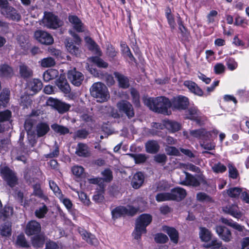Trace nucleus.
I'll return each instance as SVG.
<instances>
[{"instance_id": "19", "label": "nucleus", "mask_w": 249, "mask_h": 249, "mask_svg": "<svg viewBox=\"0 0 249 249\" xmlns=\"http://www.w3.org/2000/svg\"><path fill=\"white\" fill-rule=\"evenodd\" d=\"M79 232L82 237L83 239L85 240L88 243L92 246H97L99 244V241L95 236L90 233H89L83 229H79Z\"/></svg>"}, {"instance_id": "61", "label": "nucleus", "mask_w": 249, "mask_h": 249, "mask_svg": "<svg viewBox=\"0 0 249 249\" xmlns=\"http://www.w3.org/2000/svg\"><path fill=\"white\" fill-rule=\"evenodd\" d=\"M165 151L169 155L178 156L180 154L179 151L175 147L173 146H167L165 148Z\"/></svg>"}, {"instance_id": "58", "label": "nucleus", "mask_w": 249, "mask_h": 249, "mask_svg": "<svg viewBox=\"0 0 249 249\" xmlns=\"http://www.w3.org/2000/svg\"><path fill=\"white\" fill-rule=\"evenodd\" d=\"M88 132L85 129L77 130L74 134L73 138L85 139L88 135Z\"/></svg>"}, {"instance_id": "45", "label": "nucleus", "mask_w": 249, "mask_h": 249, "mask_svg": "<svg viewBox=\"0 0 249 249\" xmlns=\"http://www.w3.org/2000/svg\"><path fill=\"white\" fill-rule=\"evenodd\" d=\"M165 126L168 129L172 132L177 131L180 129V124L176 122L168 121L166 123Z\"/></svg>"}, {"instance_id": "37", "label": "nucleus", "mask_w": 249, "mask_h": 249, "mask_svg": "<svg viewBox=\"0 0 249 249\" xmlns=\"http://www.w3.org/2000/svg\"><path fill=\"white\" fill-rule=\"evenodd\" d=\"M89 61L95 64L97 67L102 68H107L108 64L102 58L98 56H92L88 58Z\"/></svg>"}, {"instance_id": "56", "label": "nucleus", "mask_w": 249, "mask_h": 249, "mask_svg": "<svg viewBox=\"0 0 249 249\" xmlns=\"http://www.w3.org/2000/svg\"><path fill=\"white\" fill-rule=\"evenodd\" d=\"M77 193L79 198L81 202L86 206H89L90 202L89 198L88 197V196L86 194H85L83 192H79L78 191H76Z\"/></svg>"}, {"instance_id": "35", "label": "nucleus", "mask_w": 249, "mask_h": 249, "mask_svg": "<svg viewBox=\"0 0 249 249\" xmlns=\"http://www.w3.org/2000/svg\"><path fill=\"white\" fill-rule=\"evenodd\" d=\"M86 40L88 44V47L90 50L94 52V53L99 56L102 55L101 52L96 43L90 37H86Z\"/></svg>"}, {"instance_id": "47", "label": "nucleus", "mask_w": 249, "mask_h": 249, "mask_svg": "<svg viewBox=\"0 0 249 249\" xmlns=\"http://www.w3.org/2000/svg\"><path fill=\"white\" fill-rule=\"evenodd\" d=\"M55 64L54 59L51 57L43 58L41 60V65L43 67H51L54 66Z\"/></svg>"}, {"instance_id": "5", "label": "nucleus", "mask_w": 249, "mask_h": 249, "mask_svg": "<svg viewBox=\"0 0 249 249\" xmlns=\"http://www.w3.org/2000/svg\"><path fill=\"white\" fill-rule=\"evenodd\" d=\"M186 177L185 179L181 181L180 184L186 186H198L200 184H206L207 182L202 175L193 176L191 174L185 172Z\"/></svg>"}, {"instance_id": "8", "label": "nucleus", "mask_w": 249, "mask_h": 249, "mask_svg": "<svg viewBox=\"0 0 249 249\" xmlns=\"http://www.w3.org/2000/svg\"><path fill=\"white\" fill-rule=\"evenodd\" d=\"M171 103L172 108L178 110H185L189 105V99L183 95L173 97Z\"/></svg>"}, {"instance_id": "48", "label": "nucleus", "mask_w": 249, "mask_h": 249, "mask_svg": "<svg viewBox=\"0 0 249 249\" xmlns=\"http://www.w3.org/2000/svg\"><path fill=\"white\" fill-rule=\"evenodd\" d=\"M49 185L50 188L53 191L56 196L59 199H61L63 194L57 184L53 181H50Z\"/></svg>"}, {"instance_id": "34", "label": "nucleus", "mask_w": 249, "mask_h": 249, "mask_svg": "<svg viewBox=\"0 0 249 249\" xmlns=\"http://www.w3.org/2000/svg\"><path fill=\"white\" fill-rule=\"evenodd\" d=\"M86 40L88 44V47L90 50L94 52V53L99 56L102 55L101 52L96 43L90 37H86Z\"/></svg>"}, {"instance_id": "52", "label": "nucleus", "mask_w": 249, "mask_h": 249, "mask_svg": "<svg viewBox=\"0 0 249 249\" xmlns=\"http://www.w3.org/2000/svg\"><path fill=\"white\" fill-rule=\"evenodd\" d=\"M212 168L213 171L215 173H222L227 170L226 166L220 162L214 164Z\"/></svg>"}, {"instance_id": "59", "label": "nucleus", "mask_w": 249, "mask_h": 249, "mask_svg": "<svg viewBox=\"0 0 249 249\" xmlns=\"http://www.w3.org/2000/svg\"><path fill=\"white\" fill-rule=\"evenodd\" d=\"M11 117V112L9 110L0 112V122L8 121Z\"/></svg>"}, {"instance_id": "31", "label": "nucleus", "mask_w": 249, "mask_h": 249, "mask_svg": "<svg viewBox=\"0 0 249 249\" xmlns=\"http://www.w3.org/2000/svg\"><path fill=\"white\" fill-rule=\"evenodd\" d=\"M66 47L67 50L72 54L78 56L80 54L79 48L73 45L72 40L67 39L66 43Z\"/></svg>"}, {"instance_id": "51", "label": "nucleus", "mask_w": 249, "mask_h": 249, "mask_svg": "<svg viewBox=\"0 0 249 249\" xmlns=\"http://www.w3.org/2000/svg\"><path fill=\"white\" fill-rule=\"evenodd\" d=\"M228 166L229 168V177L232 179L237 178L239 174L236 168L231 163H229Z\"/></svg>"}, {"instance_id": "21", "label": "nucleus", "mask_w": 249, "mask_h": 249, "mask_svg": "<svg viewBox=\"0 0 249 249\" xmlns=\"http://www.w3.org/2000/svg\"><path fill=\"white\" fill-rule=\"evenodd\" d=\"M183 85L187 87L191 92L194 93L195 94L199 96H202L203 95L202 90L194 82L189 80L185 81L183 83Z\"/></svg>"}, {"instance_id": "15", "label": "nucleus", "mask_w": 249, "mask_h": 249, "mask_svg": "<svg viewBox=\"0 0 249 249\" xmlns=\"http://www.w3.org/2000/svg\"><path fill=\"white\" fill-rule=\"evenodd\" d=\"M56 85L62 92L67 94L70 92L71 88L64 75L61 74L55 82Z\"/></svg>"}, {"instance_id": "63", "label": "nucleus", "mask_w": 249, "mask_h": 249, "mask_svg": "<svg viewBox=\"0 0 249 249\" xmlns=\"http://www.w3.org/2000/svg\"><path fill=\"white\" fill-rule=\"evenodd\" d=\"M126 209V215L133 216L135 215L139 211V208H136L131 205H127L125 207Z\"/></svg>"}, {"instance_id": "16", "label": "nucleus", "mask_w": 249, "mask_h": 249, "mask_svg": "<svg viewBox=\"0 0 249 249\" xmlns=\"http://www.w3.org/2000/svg\"><path fill=\"white\" fill-rule=\"evenodd\" d=\"M215 231L219 237L225 242H229L231 239V234L230 231L226 227L217 226L215 227Z\"/></svg>"}, {"instance_id": "3", "label": "nucleus", "mask_w": 249, "mask_h": 249, "mask_svg": "<svg viewBox=\"0 0 249 249\" xmlns=\"http://www.w3.org/2000/svg\"><path fill=\"white\" fill-rule=\"evenodd\" d=\"M90 91L91 96L100 103L107 101L110 97L107 87L101 82L94 83L90 89Z\"/></svg>"}, {"instance_id": "43", "label": "nucleus", "mask_w": 249, "mask_h": 249, "mask_svg": "<svg viewBox=\"0 0 249 249\" xmlns=\"http://www.w3.org/2000/svg\"><path fill=\"white\" fill-rule=\"evenodd\" d=\"M242 192V188L239 187H232L227 190L229 196L233 198H238Z\"/></svg>"}, {"instance_id": "60", "label": "nucleus", "mask_w": 249, "mask_h": 249, "mask_svg": "<svg viewBox=\"0 0 249 249\" xmlns=\"http://www.w3.org/2000/svg\"><path fill=\"white\" fill-rule=\"evenodd\" d=\"M168 240V237L163 233H158L155 235V240L158 243H166Z\"/></svg>"}, {"instance_id": "64", "label": "nucleus", "mask_w": 249, "mask_h": 249, "mask_svg": "<svg viewBox=\"0 0 249 249\" xmlns=\"http://www.w3.org/2000/svg\"><path fill=\"white\" fill-rule=\"evenodd\" d=\"M227 65L230 70L233 71L237 68L238 64L234 59L229 58L227 60Z\"/></svg>"}, {"instance_id": "28", "label": "nucleus", "mask_w": 249, "mask_h": 249, "mask_svg": "<svg viewBox=\"0 0 249 249\" xmlns=\"http://www.w3.org/2000/svg\"><path fill=\"white\" fill-rule=\"evenodd\" d=\"M42 88L41 81L37 79H34L31 80L28 83V88L32 91L34 93L41 90Z\"/></svg>"}, {"instance_id": "20", "label": "nucleus", "mask_w": 249, "mask_h": 249, "mask_svg": "<svg viewBox=\"0 0 249 249\" xmlns=\"http://www.w3.org/2000/svg\"><path fill=\"white\" fill-rule=\"evenodd\" d=\"M69 22L72 25L73 28L78 32L84 31V24L81 19L75 15H70L68 17Z\"/></svg>"}, {"instance_id": "29", "label": "nucleus", "mask_w": 249, "mask_h": 249, "mask_svg": "<svg viewBox=\"0 0 249 249\" xmlns=\"http://www.w3.org/2000/svg\"><path fill=\"white\" fill-rule=\"evenodd\" d=\"M59 72L55 69H51L46 71L43 75V78L44 81L49 82L58 77Z\"/></svg>"}, {"instance_id": "36", "label": "nucleus", "mask_w": 249, "mask_h": 249, "mask_svg": "<svg viewBox=\"0 0 249 249\" xmlns=\"http://www.w3.org/2000/svg\"><path fill=\"white\" fill-rule=\"evenodd\" d=\"M126 209L124 206L117 207L111 212L112 217L115 219L126 215Z\"/></svg>"}, {"instance_id": "6", "label": "nucleus", "mask_w": 249, "mask_h": 249, "mask_svg": "<svg viewBox=\"0 0 249 249\" xmlns=\"http://www.w3.org/2000/svg\"><path fill=\"white\" fill-rule=\"evenodd\" d=\"M0 174L3 179L11 187L18 184V179L15 173L8 167H3L0 169Z\"/></svg>"}, {"instance_id": "12", "label": "nucleus", "mask_w": 249, "mask_h": 249, "mask_svg": "<svg viewBox=\"0 0 249 249\" xmlns=\"http://www.w3.org/2000/svg\"><path fill=\"white\" fill-rule=\"evenodd\" d=\"M68 78L73 85L79 87L81 84L84 79V75L75 68L69 71L68 72Z\"/></svg>"}, {"instance_id": "10", "label": "nucleus", "mask_w": 249, "mask_h": 249, "mask_svg": "<svg viewBox=\"0 0 249 249\" xmlns=\"http://www.w3.org/2000/svg\"><path fill=\"white\" fill-rule=\"evenodd\" d=\"M47 104L53 107L61 114L68 111L71 107L70 105L52 97L49 98Z\"/></svg>"}, {"instance_id": "57", "label": "nucleus", "mask_w": 249, "mask_h": 249, "mask_svg": "<svg viewBox=\"0 0 249 249\" xmlns=\"http://www.w3.org/2000/svg\"><path fill=\"white\" fill-rule=\"evenodd\" d=\"M71 171L75 176L80 177L83 174L84 169L82 166L76 165L72 167Z\"/></svg>"}, {"instance_id": "41", "label": "nucleus", "mask_w": 249, "mask_h": 249, "mask_svg": "<svg viewBox=\"0 0 249 249\" xmlns=\"http://www.w3.org/2000/svg\"><path fill=\"white\" fill-rule=\"evenodd\" d=\"M19 73L21 77L28 78L32 76L33 71L27 66L24 64H21L19 66Z\"/></svg>"}, {"instance_id": "1", "label": "nucleus", "mask_w": 249, "mask_h": 249, "mask_svg": "<svg viewBox=\"0 0 249 249\" xmlns=\"http://www.w3.org/2000/svg\"><path fill=\"white\" fill-rule=\"evenodd\" d=\"M145 105L150 109L154 112L165 115H169V108L171 107V101L164 96H159L156 98L144 97L142 98Z\"/></svg>"}, {"instance_id": "55", "label": "nucleus", "mask_w": 249, "mask_h": 249, "mask_svg": "<svg viewBox=\"0 0 249 249\" xmlns=\"http://www.w3.org/2000/svg\"><path fill=\"white\" fill-rule=\"evenodd\" d=\"M17 244L21 247L27 248L29 247L28 243L23 234L18 236L16 241Z\"/></svg>"}, {"instance_id": "44", "label": "nucleus", "mask_w": 249, "mask_h": 249, "mask_svg": "<svg viewBox=\"0 0 249 249\" xmlns=\"http://www.w3.org/2000/svg\"><path fill=\"white\" fill-rule=\"evenodd\" d=\"M51 127L55 132L59 133L60 135H65L69 133V129L68 128L59 125L57 124H52L51 125Z\"/></svg>"}, {"instance_id": "39", "label": "nucleus", "mask_w": 249, "mask_h": 249, "mask_svg": "<svg viewBox=\"0 0 249 249\" xmlns=\"http://www.w3.org/2000/svg\"><path fill=\"white\" fill-rule=\"evenodd\" d=\"M190 134L191 136L197 139H204L208 137V132L203 128L191 130Z\"/></svg>"}, {"instance_id": "2", "label": "nucleus", "mask_w": 249, "mask_h": 249, "mask_svg": "<svg viewBox=\"0 0 249 249\" xmlns=\"http://www.w3.org/2000/svg\"><path fill=\"white\" fill-rule=\"evenodd\" d=\"M152 220V216L149 214H142L138 217L133 232V235L135 239H140L142 234L146 232V227L150 224Z\"/></svg>"}, {"instance_id": "40", "label": "nucleus", "mask_w": 249, "mask_h": 249, "mask_svg": "<svg viewBox=\"0 0 249 249\" xmlns=\"http://www.w3.org/2000/svg\"><path fill=\"white\" fill-rule=\"evenodd\" d=\"M199 237L201 240L204 242H208L212 237L211 232L209 230L204 227L199 228Z\"/></svg>"}, {"instance_id": "27", "label": "nucleus", "mask_w": 249, "mask_h": 249, "mask_svg": "<svg viewBox=\"0 0 249 249\" xmlns=\"http://www.w3.org/2000/svg\"><path fill=\"white\" fill-rule=\"evenodd\" d=\"M114 75L119 82L120 87L123 89L129 87V83L127 77L118 72H115Z\"/></svg>"}, {"instance_id": "54", "label": "nucleus", "mask_w": 249, "mask_h": 249, "mask_svg": "<svg viewBox=\"0 0 249 249\" xmlns=\"http://www.w3.org/2000/svg\"><path fill=\"white\" fill-rule=\"evenodd\" d=\"M156 199L158 202L168 201L172 200L170 193H159L157 195Z\"/></svg>"}, {"instance_id": "14", "label": "nucleus", "mask_w": 249, "mask_h": 249, "mask_svg": "<svg viewBox=\"0 0 249 249\" xmlns=\"http://www.w3.org/2000/svg\"><path fill=\"white\" fill-rule=\"evenodd\" d=\"M41 227L39 223L32 220L27 224L25 233L27 235L37 234L41 231Z\"/></svg>"}, {"instance_id": "9", "label": "nucleus", "mask_w": 249, "mask_h": 249, "mask_svg": "<svg viewBox=\"0 0 249 249\" xmlns=\"http://www.w3.org/2000/svg\"><path fill=\"white\" fill-rule=\"evenodd\" d=\"M34 37L36 40L42 44L49 45L53 43V36L48 32L44 31H36L34 33Z\"/></svg>"}, {"instance_id": "18", "label": "nucleus", "mask_w": 249, "mask_h": 249, "mask_svg": "<svg viewBox=\"0 0 249 249\" xmlns=\"http://www.w3.org/2000/svg\"><path fill=\"white\" fill-rule=\"evenodd\" d=\"M75 153L79 157L85 158L89 157L91 155L89 148L87 144L82 142L77 144Z\"/></svg>"}, {"instance_id": "26", "label": "nucleus", "mask_w": 249, "mask_h": 249, "mask_svg": "<svg viewBox=\"0 0 249 249\" xmlns=\"http://www.w3.org/2000/svg\"><path fill=\"white\" fill-rule=\"evenodd\" d=\"M145 149L147 152L151 154H154L159 151L160 145L156 141H148L145 143Z\"/></svg>"}, {"instance_id": "42", "label": "nucleus", "mask_w": 249, "mask_h": 249, "mask_svg": "<svg viewBox=\"0 0 249 249\" xmlns=\"http://www.w3.org/2000/svg\"><path fill=\"white\" fill-rule=\"evenodd\" d=\"M32 245L35 248L42 247L44 243L45 238L42 235H38L32 237L31 239Z\"/></svg>"}, {"instance_id": "7", "label": "nucleus", "mask_w": 249, "mask_h": 249, "mask_svg": "<svg viewBox=\"0 0 249 249\" xmlns=\"http://www.w3.org/2000/svg\"><path fill=\"white\" fill-rule=\"evenodd\" d=\"M0 174L3 179L11 187L18 184V179L15 173L8 167H3L0 169Z\"/></svg>"}, {"instance_id": "46", "label": "nucleus", "mask_w": 249, "mask_h": 249, "mask_svg": "<svg viewBox=\"0 0 249 249\" xmlns=\"http://www.w3.org/2000/svg\"><path fill=\"white\" fill-rule=\"evenodd\" d=\"M0 233L2 236H8L11 234V225L9 223H5L1 226Z\"/></svg>"}, {"instance_id": "38", "label": "nucleus", "mask_w": 249, "mask_h": 249, "mask_svg": "<svg viewBox=\"0 0 249 249\" xmlns=\"http://www.w3.org/2000/svg\"><path fill=\"white\" fill-rule=\"evenodd\" d=\"M221 221L222 223L233 228V229L239 231H243L244 228V226H242L236 222L233 221L231 219H228L225 218H221Z\"/></svg>"}, {"instance_id": "30", "label": "nucleus", "mask_w": 249, "mask_h": 249, "mask_svg": "<svg viewBox=\"0 0 249 249\" xmlns=\"http://www.w3.org/2000/svg\"><path fill=\"white\" fill-rule=\"evenodd\" d=\"M164 231L168 234L170 237L171 240L175 243H177L178 239V234L177 231L173 228L169 227H165Z\"/></svg>"}, {"instance_id": "32", "label": "nucleus", "mask_w": 249, "mask_h": 249, "mask_svg": "<svg viewBox=\"0 0 249 249\" xmlns=\"http://www.w3.org/2000/svg\"><path fill=\"white\" fill-rule=\"evenodd\" d=\"M10 91L8 89H3L0 94V106L5 107L8 103Z\"/></svg>"}, {"instance_id": "24", "label": "nucleus", "mask_w": 249, "mask_h": 249, "mask_svg": "<svg viewBox=\"0 0 249 249\" xmlns=\"http://www.w3.org/2000/svg\"><path fill=\"white\" fill-rule=\"evenodd\" d=\"M50 127L46 123H39L36 126V130L38 137L45 135L49 131Z\"/></svg>"}, {"instance_id": "4", "label": "nucleus", "mask_w": 249, "mask_h": 249, "mask_svg": "<svg viewBox=\"0 0 249 249\" xmlns=\"http://www.w3.org/2000/svg\"><path fill=\"white\" fill-rule=\"evenodd\" d=\"M42 24L49 29H55L62 25V22L52 13L45 12L41 20Z\"/></svg>"}, {"instance_id": "53", "label": "nucleus", "mask_w": 249, "mask_h": 249, "mask_svg": "<svg viewBox=\"0 0 249 249\" xmlns=\"http://www.w3.org/2000/svg\"><path fill=\"white\" fill-rule=\"evenodd\" d=\"M129 155L134 159L136 163H143L146 161L147 159V157L145 154H130Z\"/></svg>"}, {"instance_id": "17", "label": "nucleus", "mask_w": 249, "mask_h": 249, "mask_svg": "<svg viewBox=\"0 0 249 249\" xmlns=\"http://www.w3.org/2000/svg\"><path fill=\"white\" fill-rule=\"evenodd\" d=\"M187 193L185 189L177 187L171 190L170 195L172 200L180 201L186 196Z\"/></svg>"}, {"instance_id": "22", "label": "nucleus", "mask_w": 249, "mask_h": 249, "mask_svg": "<svg viewBox=\"0 0 249 249\" xmlns=\"http://www.w3.org/2000/svg\"><path fill=\"white\" fill-rule=\"evenodd\" d=\"M186 118L190 120L196 121L198 124H200L199 117L200 112L196 107H190L186 111Z\"/></svg>"}, {"instance_id": "13", "label": "nucleus", "mask_w": 249, "mask_h": 249, "mask_svg": "<svg viewBox=\"0 0 249 249\" xmlns=\"http://www.w3.org/2000/svg\"><path fill=\"white\" fill-rule=\"evenodd\" d=\"M1 14L7 18L18 21L21 19V16L17 10L12 6H8L1 10Z\"/></svg>"}, {"instance_id": "33", "label": "nucleus", "mask_w": 249, "mask_h": 249, "mask_svg": "<svg viewBox=\"0 0 249 249\" xmlns=\"http://www.w3.org/2000/svg\"><path fill=\"white\" fill-rule=\"evenodd\" d=\"M14 75L12 68L7 65L0 66V76L11 77Z\"/></svg>"}, {"instance_id": "49", "label": "nucleus", "mask_w": 249, "mask_h": 249, "mask_svg": "<svg viewBox=\"0 0 249 249\" xmlns=\"http://www.w3.org/2000/svg\"><path fill=\"white\" fill-rule=\"evenodd\" d=\"M32 102V100L28 96H23L20 99V105L23 108H28L31 106Z\"/></svg>"}, {"instance_id": "23", "label": "nucleus", "mask_w": 249, "mask_h": 249, "mask_svg": "<svg viewBox=\"0 0 249 249\" xmlns=\"http://www.w3.org/2000/svg\"><path fill=\"white\" fill-rule=\"evenodd\" d=\"M143 181V175L141 172H137L133 176L131 183L133 188L138 189L142 185Z\"/></svg>"}, {"instance_id": "25", "label": "nucleus", "mask_w": 249, "mask_h": 249, "mask_svg": "<svg viewBox=\"0 0 249 249\" xmlns=\"http://www.w3.org/2000/svg\"><path fill=\"white\" fill-rule=\"evenodd\" d=\"M224 211L236 218H239L242 216L241 213L240 212L238 206L236 205L227 206L224 208Z\"/></svg>"}, {"instance_id": "50", "label": "nucleus", "mask_w": 249, "mask_h": 249, "mask_svg": "<svg viewBox=\"0 0 249 249\" xmlns=\"http://www.w3.org/2000/svg\"><path fill=\"white\" fill-rule=\"evenodd\" d=\"M48 209L47 206L43 205L40 207L38 209L35 211V214L36 217L39 218H42L44 217L45 215L47 213Z\"/></svg>"}, {"instance_id": "11", "label": "nucleus", "mask_w": 249, "mask_h": 249, "mask_svg": "<svg viewBox=\"0 0 249 249\" xmlns=\"http://www.w3.org/2000/svg\"><path fill=\"white\" fill-rule=\"evenodd\" d=\"M117 107L120 112L124 113L128 118L134 116V111L132 105L128 101L122 100L117 104Z\"/></svg>"}, {"instance_id": "62", "label": "nucleus", "mask_w": 249, "mask_h": 249, "mask_svg": "<svg viewBox=\"0 0 249 249\" xmlns=\"http://www.w3.org/2000/svg\"><path fill=\"white\" fill-rule=\"evenodd\" d=\"M166 17L167 18L168 22L170 25L171 28L172 29H174L175 28L176 23L173 16L171 14L170 10H169V12H166Z\"/></svg>"}]
</instances>
